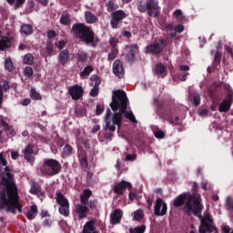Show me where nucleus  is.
Returning <instances> with one entry per match:
<instances>
[{
  "label": "nucleus",
  "mask_w": 233,
  "mask_h": 233,
  "mask_svg": "<svg viewBox=\"0 0 233 233\" xmlns=\"http://www.w3.org/2000/svg\"><path fill=\"white\" fill-rule=\"evenodd\" d=\"M6 165V159L3 157V153H0V167H5L4 171L0 169V177L5 187V191L0 193V210L5 209L12 214L23 212V206L19 203L17 186L14 182V172Z\"/></svg>",
  "instance_id": "1"
},
{
  "label": "nucleus",
  "mask_w": 233,
  "mask_h": 233,
  "mask_svg": "<svg viewBox=\"0 0 233 233\" xmlns=\"http://www.w3.org/2000/svg\"><path fill=\"white\" fill-rule=\"evenodd\" d=\"M110 106L113 112H117V110H119V113H115L113 116L110 117V116H112V111H110V108H107L105 116L106 130H109V132H116V126H117V128H121L123 114H125L127 119H129L131 123H137L134 113L127 111V106H128V98L127 97V93L125 91L118 90L113 93Z\"/></svg>",
  "instance_id": "2"
},
{
  "label": "nucleus",
  "mask_w": 233,
  "mask_h": 233,
  "mask_svg": "<svg viewBox=\"0 0 233 233\" xmlns=\"http://www.w3.org/2000/svg\"><path fill=\"white\" fill-rule=\"evenodd\" d=\"M183 203H186L185 208L188 214H194V216H201V211L203 210V205H201V196L195 193L190 195V193H184L177 197L174 201V207H181Z\"/></svg>",
  "instance_id": "3"
},
{
  "label": "nucleus",
  "mask_w": 233,
  "mask_h": 233,
  "mask_svg": "<svg viewBox=\"0 0 233 233\" xmlns=\"http://www.w3.org/2000/svg\"><path fill=\"white\" fill-rule=\"evenodd\" d=\"M137 9L142 13L147 12L149 17H158L161 14V7H159V2L157 0H146L139 1Z\"/></svg>",
  "instance_id": "4"
},
{
  "label": "nucleus",
  "mask_w": 233,
  "mask_h": 233,
  "mask_svg": "<svg viewBox=\"0 0 233 233\" xmlns=\"http://www.w3.org/2000/svg\"><path fill=\"white\" fill-rule=\"evenodd\" d=\"M61 163L54 158H46L44 160L43 166L40 167V171L44 176H57L61 172Z\"/></svg>",
  "instance_id": "5"
},
{
  "label": "nucleus",
  "mask_w": 233,
  "mask_h": 233,
  "mask_svg": "<svg viewBox=\"0 0 233 233\" xmlns=\"http://www.w3.org/2000/svg\"><path fill=\"white\" fill-rule=\"evenodd\" d=\"M168 43L165 38H157L153 44H150L145 48L146 54H153V56H157L161 54Z\"/></svg>",
  "instance_id": "6"
},
{
  "label": "nucleus",
  "mask_w": 233,
  "mask_h": 233,
  "mask_svg": "<svg viewBox=\"0 0 233 233\" xmlns=\"http://www.w3.org/2000/svg\"><path fill=\"white\" fill-rule=\"evenodd\" d=\"M127 12L123 9L116 10L111 14V26L114 29L119 28V25L123 23V19H127Z\"/></svg>",
  "instance_id": "7"
},
{
  "label": "nucleus",
  "mask_w": 233,
  "mask_h": 233,
  "mask_svg": "<svg viewBox=\"0 0 233 233\" xmlns=\"http://www.w3.org/2000/svg\"><path fill=\"white\" fill-rule=\"evenodd\" d=\"M14 36L7 30H0V50H5L12 46Z\"/></svg>",
  "instance_id": "8"
},
{
  "label": "nucleus",
  "mask_w": 233,
  "mask_h": 233,
  "mask_svg": "<svg viewBox=\"0 0 233 233\" xmlns=\"http://www.w3.org/2000/svg\"><path fill=\"white\" fill-rule=\"evenodd\" d=\"M233 103V91L229 90L226 99H224L219 105L218 110L219 112H228L230 110V106H232Z\"/></svg>",
  "instance_id": "9"
},
{
  "label": "nucleus",
  "mask_w": 233,
  "mask_h": 233,
  "mask_svg": "<svg viewBox=\"0 0 233 233\" xmlns=\"http://www.w3.org/2000/svg\"><path fill=\"white\" fill-rule=\"evenodd\" d=\"M155 216H165L167 214V207L163 198H157L154 207Z\"/></svg>",
  "instance_id": "10"
},
{
  "label": "nucleus",
  "mask_w": 233,
  "mask_h": 233,
  "mask_svg": "<svg viewBox=\"0 0 233 233\" xmlns=\"http://www.w3.org/2000/svg\"><path fill=\"white\" fill-rule=\"evenodd\" d=\"M75 216L76 218H78V219H85V218H87L88 207L86 206V204H77L75 208Z\"/></svg>",
  "instance_id": "11"
},
{
  "label": "nucleus",
  "mask_w": 233,
  "mask_h": 233,
  "mask_svg": "<svg viewBox=\"0 0 233 233\" xmlns=\"http://www.w3.org/2000/svg\"><path fill=\"white\" fill-rule=\"evenodd\" d=\"M74 34L81 38L85 43H92L94 41V32L92 30L74 31Z\"/></svg>",
  "instance_id": "12"
},
{
  "label": "nucleus",
  "mask_w": 233,
  "mask_h": 233,
  "mask_svg": "<svg viewBox=\"0 0 233 233\" xmlns=\"http://www.w3.org/2000/svg\"><path fill=\"white\" fill-rule=\"evenodd\" d=\"M68 94L75 101H78L83 97V87L79 85H75L68 87Z\"/></svg>",
  "instance_id": "13"
},
{
  "label": "nucleus",
  "mask_w": 233,
  "mask_h": 233,
  "mask_svg": "<svg viewBox=\"0 0 233 233\" xmlns=\"http://www.w3.org/2000/svg\"><path fill=\"white\" fill-rule=\"evenodd\" d=\"M127 188L130 190L132 188V184L130 182L122 180L115 185L114 192L115 194L122 196V194H125V190H127Z\"/></svg>",
  "instance_id": "14"
},
{
  "label": "nucleus",
  "mask_w": 233,
  "mask_h": 233,
  "mask_svg": "<svg viewBox=\"0 0 233 233\" xmlns=\"http://www.w3.org/2000/svg\"><path fill=\"white\" fill-rule=\"evenodd\" d=\"M123 218V211L121 209H115L110 215L111 225H117L121 223Z\"/></svg>",
  "instance_id": "15"
},
{
  "label": "nucleus",
  "mask_w": 233,
  "mask_h": 233,
  "mask_svg": "<svg viewBox=\"0 0 233 233\" xmlns=\"http://www.w3.org/2000/svg\"><path fill=\"white\" fill-rule=\"evenodd\" d=\"M113 72L117 77H123L125 76V69L123 64L119 60H116L113 64Z\"/></svg>",
  "instance_id": "16"
},
{
  "label": "nucleus",
  "mask_w": 233,
  "mask_h": 233,
  "mask_svg": "<svg viewBox=\"0 0 233 233\" xmlns=\"http://www.w3.org/2000/svg\"><path fill=\"white\" fill-rule=\"evenodd\" d=\"M32 154H34V145L29 144L24 149L25 159H26L29 163H34V157Z\"/></svg>",
  "instance_id": "17"
},
{
  "label": "nucleus",
  "mask_w": 233,
  "mask_h": 233,
  "mask_svg": "<svg viewBox=\"0 0 233 233\" xmlns=\"http://www.w3.org/2000/svg\"><path fill=\"white\" fill-rule=\"evenodd\" d=\"M95 224L96 222H94V220L87 221L84 225L82 233H98L97 230L96 229Z\"/></svg>",
  "instance_id": "18"
},
{
  "label": "nucleus",
  "mask_w": 233,
  "mask_h": 233,
  "mask_svg": "<svg viewBox=\"0 0 233 233\" xmlns=\"http://www.w3.org/2000/svg\"><path fill=\"white\" fill-rule=\"evenodd\" d=\"M60 25H63L64 26H68L72 23V19L70 18V15L68 11H64L61 15V17L59 19Z\"/></svg>",
  "instance_id": "19"
},
{
  "label": "nucleus",
  "mask_w": 233,
  "mask_h": 233,
  "mask_svg": "<svg viewBox=\"0 0 233 233\" xmlns=\"http://www.w3.org/2000/svg\"><path fill=\"white\" fill-rule=\"evenodd\" d=\"M106 12L112 14L119 8V5H116V0H108L106 2Z\"/></svg>",
  "instance_id": "20"
},
{
  "label": "nucleus",
  "mask_w": 233,
  "mask_h": 233,
  "mask_svg": "<svg viewBox=\"0 0 233 233\" xmlns=\"http://www.w3.org/2000/svg\"><path fill=\"white\" fill-rule=\"evenodd\" d=\"M92 197V190L84 189L83 194L80 196V203H84L86 205L88 203V199Z\"/></svg>",
  "instance_id": "21"
},
{
  "label": "nucleus",
  "mask_w": 233,
  "mask_h": 233,
  "mask_svg": "<svg viewBox=\"0 0 233 233\" xmlns=\"http://www.w3.org/2000/svg\"><path fill=\"white\" fill-rule=\"evenodd\" d=\"M155 74L157 76H160L162 77H165V76H167V69L165 68V66H163V64H157L155 66Z\"/></svg>",
  "instance_id": "22"
},
{
  "label": "nucleus",
  "mask_w": 233,
  "mask_h": 233,
  "mask_svg": "<svg viewBox=\"0 0 233 233\" xmlns=\"http://www.w3.org/2000/svg\"><path fill=\"white\" fill-rule=\"evenodd\" d=\"M36 214H37V206L32 205L29 208V211L25 214V218H27V219L32 220L35 218Z\"/></svg>",
  "instance_id": "23"
},
{
  "label": "nucleus",
  "mask_w": 233,
  "mask_h": 233,
  "mask_svg": "<svg viewBox=\"0 0 233 233\" xmlns=\"http://www.w3.org/2000/svg\"><path fill=\"white\" fill-rule=\"evenodd\" d=\"M56 202L58 205H60V207L69 205L68 199H66L65 196L59 191L56 192Z\"/></svg>",
  "instance_id": "24"
},
{
  "label": "nucleus",
  "mask_w": 233,
  "mask_h": 233,
  "mask_svg": "<svg viewBox=\"0 0 233 233\" xmlns=\"http://www.w3.org/2000/svg\"><path fill=\"white\" fill-rule=\"evenodd\" d=\"M70 57V54L68 53V50H64L59 55V61L61 65H66L68 63V59Z\"/></svg>",
  "instance_id": "25"
},
{
  "label": "nucleus",
  "mask_w": 233,
  "mask_h": 233,
  "mask_svg": "<svg viewBox=\"0 0 233 233\" xmlns=\"http://www.w3.org/2000/svg\"><path fill=\"white\" fill-rule=\"evenodd\" d=\"M85 18L86 23L89 24H94L97 22V16H96V15H94L92 12H86L85 14Z\"/></svg>",
  "instance_id": "26"
},
{
  "label": "nucleus",
  "mask_w": 233,
  "mask_h": 233,
  "mask_svg": "<svg viewBox=\"0 0 233 233\" xmlns=\"http://www.w3.org/2000/svg\"><path fill=\"white\" fill-rule=\"evenodd\" d=\"M5 68L7 72H14V70H15L12 58L8 57L5 60Z\"/></svg>",
  "instance_id": "27"
},
{
  "label": "nucleus",
  "mask_w": 233,
  "mask_h": 233,
  "mask_svg": "<svg viewBox=\"0 0 233 233\" xmlns=\"http://www.w3.org/2000/svg\"><path fill=\"white\" fill-rule=\"evenodd\" d=\"M78 159L83 168H86V167H88V158L86 157V154H85V152H81V154L78 157Z\"/></svg>",
  "instance_id": "28"
},
{
  "label": "nucleus",
  "mask_w": 233,
  "mask_h": 233,
  "mask_svg": "<svg viewBox=\"0 0 233 233\" xmlns=\"http://www.w3.org/2000/svg\"><path fill=\"white\" fill-rule=\"evenodd\" d=\"M59 212L62 216L68 218V216H70V204L60 206Z\"/></svg>",
  "instance_id": "29"
},
{
  "label": "nucleus",
  "mask_w": 233,
  "mask_h": 233,
  "mask_svg": "<svg viewBox=\"0 0 233 233\" xmlns=\"http://www.w3.org/2000/svg\"><path fill=\"white\" fill-rule=\"evenodd\" d=\"M6 3L8 5H15V10H17V8H20L22 5H25L26 3V0H6Z\"/></svg>",
  "instance_id": "30"
},
{
  "label": "nucleus",
  "mask_w": 233,
  "mask_h": 233,
  "mask_svg": "<svg viewBox=\"0 0 233 233\" xmlns=\"http://www.w3.org/2000/svg\"><path fill=\"white\" fill-rule=\"evenodd\" d=\"M92 72H94V68L91 66H87L85 67L83 72L80 73V76L82 78L88 77V76H90V74H92Z\"/></svg>",
  "instance_id": "31"
},
{
  "label": "nucleus",
  "mask_w": 233,
  "mask_h": 233,
  "mask_svg": "<svg viewBox=\"0 0 233 233\" xmlns=\"http://www.w3.org/2000/svg\"><path fill=\"white\" fill-rule=\"evenodd\" d=\"M145 216V213L143 212V209H138L134 212L133 218L135 221H141Z\"/></svg>",
  "instance_id": "32"
},
{
  "label": "nucleus",
  "mask_w": 233,
  "mask_h": 233,
  "mask_svg": "<svg viewBox=\"0 0 233 233\" xmlns=\"http://www.w3.org/2000/svg\"><path fill=\"white\" fill-rule=\"evenodd\" d=\"M68 156H72V146L66 145L62 152V157H68Z\"/></svg>",
  "instance_id": "33"
},
{
  "label": "nucleus",
  "mask_w": 233,
  "mask_h": 233,
  "mask_svg": "<svg viewBox=\"0 0 233 233\" xmlns=\"http://www.w3.org/2000/svg\"><path fill=\"white\" fill-rule=\"evenodd\" d=\"M145 230H147V226L146 225H142L140 227H137V228H131L129 229L130 233H145Z\"/></svg>",
  "instance_id": "34"
},
{
  "label": "nucleus",
  "mask_w": 233,
  "mask_h": 233,
  "mask_svg": "<svg viewBox=\"0 0 233 233\" xmlns=\"http://www.w3.org/2000/svg\"><path fill=\"white\" fill-rule=\"evenodd\" d=\"M189 99H193L195 106H198L201 103V96L199 94L195 93L194 95H189Z\"/></svg>",
  "instance_id": "35"
},
{
  "label": "nucleus",
  "mask_w": 233,
  "mask_h": 233,
  "mask_svg": "<svg viewBox=\"0 0 233 233\" xmlns=\"http://www.w3.org/2000/svg\"><path fill=\"white\" fill-rule=\"evenodd\" d=\"M220 63H221V55L219 54V52H217L215 54V59H214V63H213L214 68H216L218 70Z\"/></svg>",
  "instance_id": "36"
},
{
  "label": "nucleus",
  "mask_w": 233,
  "mask_h": 233,
  "mask_svg": "<svg viewBox=\"0 0 233 233\" xmlns=\"http://www.w3.org/2000/svg\"><path fill=\"white\" fill-rule=\"evenodd\" d=\"M25 65H34V56L32 54H27L24 57Z\"/></svg>",
  "instance_id": "37"
},
{
  "label": "nucleus",
  "mask_w": 233,
  "mask_h": 233,
  "mask_svg": "<svg viewBox=\"0 0 233 233\" xmlns=\"http://www.w3.org/2000/svg\"><path fill=\"white\" fill-rule=\"evenodd\" d=\"M72 30H90V28L85 24L78 23L73 25Z\"/></svg>",
  "instance_id": "38"
},
{
  "label": "nucleus",
  "mask_w": 233,
  "mask_h": 233,
  "mask_svg": "<svg viewBox=\"0 0 233 233\" xmlns=\"http://www.w3.org/2000/svg\"><path fill=\"white\" fill-rule=\"evenodd\" d=\"M30 94H31L32 99H35V101H40L41 95L39 93H37V91H35V89L32 88Z\"/></svg>",
  "instance_id": "39"
},
{
  "label": "nucleus",
  "mask_w": 233,
  "mask_h": 233,
  "mask_svg": "<svg viewBox=\"0 0 233 233\" xmlns=\"http://www.w3.org/2000/svg\"><path fill=\"white\" fill-rule=\"evenodd\" d=\"M117 48L114 47L112 48V51L108 54V60L109 61H114V59H116V56H117Z\"/></svg>",
  "instance_id": "40"
},
{
  "label": "nucleus",
  "mask_w": 233,
  "mask_h": 233,
  "mask_svg": "<svg viewBox=\"0 0 233 233\" xmlns=\"http://www.w3.org/2000/svg\"><path fill=\"white\" fill-rule=\"evenodd\" d=\"M90 79L91 81H94L95 86H97V88H99V86L101 85V78H99L97 75H93L91 76Z\"/></svg>",
  "instance_id": "41"
},
{
  "label": "nucleus",
  "mask_w": 233,
  "mask_h": 233,
  "mask_svg": "<svg viewBox=\"0 0 233 233\" xmlns=\"http://www.w3.org/2000/svg\"><path fill=\"white\" fill-rule=\"evenodd\" d=\"M86 59H87L86 53L79 52L77 54V60L80 61L81 63H85V61H86Z\"/></svg>",
  "instance_id": "42"
},
{
  "label": "nucleus",
  "mask_w": 233,
  "mask_h": 233,
  "mask_svg": "<svg viewBox=\"0 0 233 233\" xmlns=\"http://www.w3.org/2000/svg\"><path fill=\"white\" fill-rule=\"evenodd\" d=\"M24 74L25 77H32L34 76V69H32L30 66H26L25 68Z\"/></svg>",
  "instance_id": "43"
},
{
  "label": "nucleus",
  "mask_w": 233,
  "mask_h": 233,
  "mask_svg": "<svg viewBox=\"0 0 233 233\" xmlns=\"http://www.w3.org/2000/svg\"><path fill=\"white\" fill-rule=\"evenodd\" d=\"M99 94V87L94 86L90 91L91 97H96Z\"/></svg>",
  "instance_id": "44"
},
{
  "label": "nucleus",
  "mask_w": 233,
  "mask_h": 233,
  "mask_svg": "<svg viewBox=\"0 0 233 233\" xmlns=\"http://www.w3.org/2000/svg\"><path fill=\"white\" fill-rule=\"evenodd\" d=\"M117 43H118V41H117V39L116 37H111L109 39V45L112 46V48H117L116 47L117 46Z\"/></svg>",
  "instance_id": "45"
},
{
  "label": "nucleus",
  "mask_w": 233,
  "mask_h": 233,
  "mask_svg": "<svg viewBox=\"0 0 233 233\" xmlns=\"http://www.w3.org/2000/svg\"><path fill=\"white\" fill-rule=\"evenodd\" d=\"M104 110H105V106L101 104L96 105V116H101Z\"/></svg>",
  "instance_id": "46"
},
{
  "label": "nucleus",
  "mask_w": 233,
  "mask_h": 233,
  "mask_svg": "<svg viewBox=\"0 0 233 233\" xmlns=\"http://www.w3.org/2000/svg\"><path fill=\"white\" fill-rule=\"evenodd\" d=\"M173 15L177 17V19H181L183 17V12L180 9H177L174 11Z\"/></svg>",
  "instance_id": "47"
},
{
  "label": "nucleus",
  "mask_w": 233,
  "mask_h": 233,
  "mask_svg": "<svg viewBox=\"0 0 233 233\" xmlns=\"http://www.w3.org/2000/svg\"><path fill=\"white\" fill-rule=\"evenodd\" d=\"M226 205L228 207V208H231L233 210V198L230 197H228L226 199Z\"/></svg>",
  "instance_id": "48"
},
{
  "label": "nucleus",
  "mask_w": 233,
  "mask_h": 233,
  "mask_svg": "<svg viewBox=\"0 0 233 233\" xmlns=\"http://www.w3.org/2000/svg\"><path fill=\"white\" fill-rule=\"evenodd\" d=\"M155 137H157L158 139H163V137H165V132L158 129L155 131Z\"/></svg>",
  "instance_id": "49"
},
{
  "label": "nucleus",
  "mask_w": 233,
  "mask_h": 233,
  "mask_svg": "<svg viewBox=\"0 0 233 233\" xmlns=\"http://www.w3.org/2000/svg\"><path fill=\"white\" fill-rule=\"evenodd\" d=\"M30 193L37 196V194H39V187H37L35 185H33L31 187Z\"/></svg>",
  "instance_id": "50"
},
{
  "label": "nucleus",
  "mask_w": 233,
  "mask_h": 233,
  "mask_svg": "<svg viewBox=\"0 0 233 233\" xmlns=\"http://www.w3.org/2000/svg\"><path fill=\"white\" fill-rule=\"evenodd\" d=\"M53 48H54V46L50 42H48L47 45H46L47 56H51L52 55Z\"/></svg>",
  "instance_id": "51"
},
{
  "label": "nucleus",
  "mask_w": 233,
  "mask_h": 233,
  "mask_svg": "<svg viewBox=\"0 0 233 233\" xmlns=\"http://www.w3.org/2000/svg\"><path fill=\"white\" fill-rule=\"evenodd\" d=\"M221 228H222V233H233V229L230 231V227L227 225H222Z\"/></svg>",
  "instance_id": "52"
},
{
  "label": "nucleus",
  "mask_w": 233,
  "mask_h": 233,
  "mask_svg": "<svg viewBox=\"0 0 233 233\" xmlns=\"http://www.w3.org/2000/svg\"><path fill=\"white\" fill-rule=\"evenodd\" d=\"M226 52L229 54L233 59V46H226Z\"/></svg>",
  "instance_id": "53"
},
{
  "label": "nucleus",
  "mask_w": 233,
  "mask_h": 233,
  "mask_svg": "<svg viewBox=\"0 0 233 233\" xmlns=\"http://www.w3.org/2000/svg\"><path fill=\"white\" fill-rule=\"evenodd\" d=\"M65 45H66L65 43V41H59L57 44H56V46L59 50H63L65 48Z\"/></svg>",
  "instance_id": "54"
},
{
  "label": "nucleus",
  "mask_w": 233,
  "mask_h": 233,
  "mask_svg": "<svg viewBox=\"0 0 233 233\" xmlns=\"http://www.w3.org/2000/svg\"><path fill=\"white\" fill-rule=\"evenodd\" d=\"M99 130H101V127L99 125H96V126H94L91 132L92 134H96L97 132H99Z\"/></svg>",
  "instance_id": "55"
},
{
  "label": "nucleus",
  "mask_w": 233,
  "mask_h": 233,
  "mask_svg": "<svg viewBox=\"0 0 233 233\" xmlns=\"http://www.w3.org/2000/svg\"><path fill=\"white\" fill-rule=\"evenodd\" d=\"M31 103V100L30 98H25L22 102H21V105L23 106H28V105Z\"/></svg>",
  "instance_id": "56"
},
{
  "label": "nucleus",
  "mask_w": 233,
  "mask_h": 233,
  "mask_svg": "<svg viewBox=\"0 0 233 233\" xmlns=\"http://www.w3.org/2000/svg\"><path fill=\"white\" fill-rule=\"evenodd\" d=\"M47 37L48 39H54L56 37V31H48Z\"/></svg>",
  "instance_id": "57"
},
{
  "label": "nucleus",
  "mask_w": 233,
  "mask_h": 233,
  "mask_svg": "<svg viewBox=\"0 0 233 233\" xmlns=\"http://www.w3.org/2000/svg\"><path fill=\"white\" fill-rule=\"evenodd\" d=\"M88 205H89V208L94 209L96 208L97 203L96 202V200H90Z\"/></svg>",
  "instance_id": "58"
},
{
  "label": "nucleus",
  "mask_w": 233,
  "mask_h": 233,
  "mask_svg": "<svg viewBox=\"0 0 233 233\" xmlns=\"http://www.w3.org/2000/svg\"><path fill=\"white\" fill-rule=\"evenodd\" d=\"M11 157H12V159H17V157H19V152L11 151Z\"/></svg>",
  "instance_id": "59"
},
{
  "label": "nucleus",
  "mask_w": 233,
  "mask_h": 233,
  "mask_svg": "<svg viewBox=\"0 0 233 233\" xmlns=\"http://www.w3.org/2000/svg\"><path fill=\"white\" fill-rule=\"evenodd\" d=\"M179 70L182 72H188L190 70V67L188 66H179Z\"/></svg>",
  "instance_id": "60"
},
{
  "label": "nucleus",
  "mask_w": 233,
  "mask_h": 233,
  "mask_svg": "<svg viewBox=\"0 0 233 233\" xmlns=\"http://www.w3.org/2000/svg\"><path fill=\"white\" fill-rule=\"evenodd\" d=\"M134 159H136V155H127L126 156L127 161H134Z\"/></svg>",
  "instance_id": "61"
},
{
  "label": "nucleus",
  "mask_w": 233,
  "mask_h": 233,
  "mask_svg": "<svg viewBox=\"0 0 233 233\" xmlns=\"http://www.w3.org/2000/svg\"><path fill=\"white\" fill-rule=\"evenodd\" d=\"M21 30H32V26L29 24L23 25Z\"/></svg>",
  "instance_id": "62"
},
{
  "label": "nucleus",
  "mask_w": 233,
  "mask_h": 233,
  "mask_svg": "<svg viewBox=\"0 0 233 233\" xmlns=\"http://www.w3.org/2000/svg\"><path fill=\"white\" fill-rule=\"evenodd\" d=\"M137 198V195L136 193H134V192L129 193V199L131 201H134V199H136Z\"/></svg>",
  "instance_id": "63"
},
{
  "label": "nucleus",
  "mask_w": 233,
  "mask_h": 233,
  "mask_svg": "<svg viewBox=\"0 0 233 233\" xmlns=\"http://www.w3.org/2000/svg\"><path fill=\"white\" fill-rule=\"evenodd\" d=\"M3 88H4L5 91H6V90H10V84H8V82H4L2 89H3Z\"/></svg>",
  "instance_id": "64"
}]
</instances>
